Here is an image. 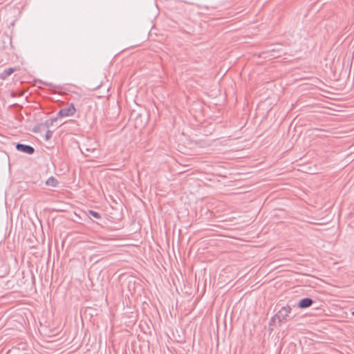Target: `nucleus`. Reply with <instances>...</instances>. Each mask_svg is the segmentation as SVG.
I'll list each match as a JSON object with an SVG mask.
<instances>
[{
	"label": "nucleus",
	"mask_w": 354,
	"mask_h": 354,
	"mask_svg": "<svg viewBox=\"0 0 354 354\" xmlns=\"http://www.w3.org/2000/svg\"><path fill=\"white\" fill-rule=\"evenodd\" d=\"M76 112L73 104H70L62 108L57 113L58 118L68 117L73 115Z\"/></svg>",
	"instance_id": "obj_1"
},
{
	"label": "nucleus",
	"mask_w": 354,
	"mask_h": 354,
	"mask_svg": "<svg viewBox=\"0 0 354 354\" xmlns=\"http://www.w3.org/2000/svg\"><path fill=\"white\" fill-rule=\"evenodd\" d=\"M291 308L289 306L282 307L279 312L275 315V318H277L279 322L284 321L289 316L291 312Z\"/></svg>",
	"instance_id": "obj_2"
},
{
	"label": "nucleus",
	"mask_w": 354,
	"mask_h": 354,
	"mask_svg": "<svg viewBox=\"0 0 354 354\" xmlns=\"http://www.w3.org/2000/svg\"><path fill=\"white\" fill-rule=\"evenodd\" d=\"M352 315L354 316V311L352 313Z\"/></svg>",
	"instance_id": "obj_10"
},
{
	"label": "nucleus",
	"mask_w": 354,
	"mask_h": 354,
	"mask_svg": "<svg viewBox=\"0 0 354 354\" xmlns=\"http://www.w3.org/2000/svg\"><path fill=\"white\" fill-rule=\"evenodd\" d=\"M313 303V300L311 298L306 297L299 301L298 307L300 308H306L310 307Z\"/></svg>",
	"instance_id": "obj_4"
},
{
	"label": "nucleus",
	"mask_w": 354,
	"mask_h": 354,
	"mask_svg": "<svg viewBox=\"0 0 354 354\" xmlns=\"http://www.w3.org/2000/svg\"><path fill=\"white\" fill-rule=\"evenodd\" d=\"M46 184L48 186L56 187L58 184V181L53 176H51L47 179Z\"/></svg>",
	"instance_id": "obj_7"
},
{
	"label": "nucleus",
	"mask_w": 354,
	"mask_h": 354,
	"mask_svg": "<svg viewBox=\"0 0 354 354\" xmlns=\"http://www.w3.org/2000/svg\"><path fill=\"white\" fill-rule=\"evenodd\" d=\"M58 118H59L57 115V117H55V118H53L46 120L43 124H41V125H44L46 128H49L51 126H53L55 122L57 121Z\"/></svg>",
	"instance_id": "obj_6"
},
{
	"label": "nucleus",
	"mask_w": 354,
	"mask_h": 354,
	"mask_svg": "<svg viewBox=\"0 0 354 354\" xmlns=\"http://www.w3.org/2000/svg\"><path fill=\"white\" fill-rule=\"evenodd\" d=\"M53 132V131H50V130H48L46 131V136H45V138H46V140H50L52 138Z\"/></svg>",
	"instance_id": "obj_9"
},
{
	"label": "nucleus",
	"mask_w": 354,
	"mask_h": 354,
	"mask_svg": "<svg viewBox=\"0 0 354 354\" xmlns=\"http://www.w3.org/2000/svg\"><path fill=\"white\" fill-rule=\"evenodd\" d=\"M17 68H8L5 69L0 74V79L2 80H6L10 75H11L14 72L17 71Z\"/></svg>",
	"instance_id": "obj_5"
},
{
	"label": "nucleus",
	"mask_w": 354,
	"mask_h": 354,
	"mask_svg": "<svg viewBox=\"0 0 354 354\" xmlns=\"http://www.w3.org/2000/svg\"><path fill=\"white\" fill-rule=\"evenodd\" d=\"M89 214L97 219L101 218L100 214L93 210H89Z\"/></svg>",
	"instance_id": "obj_8"
},
{
	"label": "nucleus",
	"mask_w": 354,
	"mask_h": 354,
	"mask_svg": "<svg viewBox=\"0 0 354 354\" xmlns=\"http://www.w3.org/2000/svg\"><path fill=\"white\" fill-rule=\"evenodd\" d=\"M16 149L19 151L29 155L33 154L35 152V149L32 146L21 143L17 144Z\"/></svg>",
	"instance_id": "obj_3"
}]
</instances>
